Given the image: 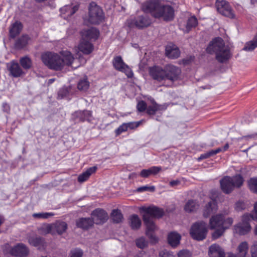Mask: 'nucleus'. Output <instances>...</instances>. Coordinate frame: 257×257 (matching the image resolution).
<instances>
[{
	"mask_svg": "<svg viewBox=\"0 0 257 257\" xmlns=\"http://www.w3.org/2000/svg\"><path fill=\"white\" fill-rule=\"evenodd\" d=\"M257 47V34L253 39L246 42L243 48V50L246 51H252Z\"/></svg>",
	"mask_w": 257,
	"mask_h": 257,
	"instance_id": "4c0bfd02",
	"label": "nucleus"
},
{
	"mask_svg": "<svg viewBox=\"0 0 257 257\" xmlns=\"http://www.w3.org/2000/svg\"><path fill=\"white\" fill-rule=\"evenodd\" d=\"M151 175L149 168L148 169H143L140 173V176L144 178H147Z\"/></svg>",
	"mask_w": 257,
	"mask_h": 257,
	"instance_id": "13d9d810",
	"label": "nucleus"
},
{
	"mask_svg": "<svg viewBox=\"0 0 257 257\" xmlns=\"http://www.w3.org/2000/svg\"><path fill=\"white\" fill-rule=\"evenodd\" d=\"M197 20L195 17H191L188 19L186 26L185 31L186 33L189 32L191 28L195 27L197 25Z\"/></svg>",
	"mask_w": 257,
	"mask_h": 257,
	"instance_id": "79ce46f5",
	"label": "nucleus"
},
{
	"mask_svg": "<svg viewBox=\"0 0 257 257\" xmlns=\"http://www.w3.org/2000/svg\"><path fill=\"white\" fill-rule=\"evenodd\" d=\"M78 49L84 54H89L93 50L92 44L86 40L82 39L78 46Z\"/></svg>",
	"mask_w": 257,
	"mask_h": 257,
	"instance_id": "4be33fe9",
	"label": "nucleus"
},
{
	"mask_svg": "<svg viewBox=\"0 0 257 257\" xmlns=\"http://www.w3.org/2000/svg\"><path fill=\"white\" fill-rule=\"evenodd\" d=\"M222 150L220 148H217L214 150H211L206 153L201 154L200 157L198 158V161H200L203 159H207L209 158L211 156H213L219 152H220Z\"/></svg>",
	"mask_w": 257,
	"mask_h": 257,
	"instance_id": "a19ab883",
	"label": "nucleus"
},
{
	"mask_svg": "<svg viewBox=\"0 0 257 257\" xmlns=\"http://www.w3.org/2000/svg\"><path fill=\"white\" fill-rule=\"evenodd\" d=\"M3 251L6 255L24 257L28 255L29 249L23 243H18L14 247H12L9 244H7L4 246Z\"/></svg>",
	"mask_w": 257,
	"mask_h": 257,
	"instance_id": "1a4fd4ad",
	"label": "nucleus"
},
{
	"mask_svg": "<svg viewBox=\"0 0 257 257\" xmlns=\"http://www.w3.org/2000/svg\"><path fill=\"white\" fill-rule=\"evenodd\" d=\"M252 217L250 213H245L243 215L241 221L234 225L233 233L239 235H244L249 233L251 228L249 222L252 220L251 218Z\"/></svg>",
	"mask_w": 257,
	"mask_h": 257,
	"instance_id": "423d86ee",
	"label": "nucleus"
},
{
	"mask_svg": "<svg viewBox=\"0 0 257 257\" xmlns=\"http://www.w3.org/2000/svg\"><path fill=\"white\" fill-rule=\"evenodd\" d=\"M248 250V244L246 241L241 242L237 247V254L239 257H245Z\"/></svg>",
	"mask_w": 257,
	"mask_h": 257,
	"instance_id": "f704fd0d",
	"label": "nucleus"
},
{
	"mask_svg": "<svg viewBox=\"0 0 257 257\" xmlns=\"http://www.w3.org/2000/svg\"><path fill=\"white\" fill-rule=\"evenodd\" d=\"M162 169L160 166H153L149 168L151 175H156L159 173Z\"/></svg>",
	"mask_w": 257,
	"mask_h": 257,
	"instance_id": "6e6d98bb",
	"label": "nucleus"
},
{
	"mask_svg": "<svg viewBox=\"0 0 257 257\" xmlns=\"http://www.w3.org/2000/svg\"><path fill=\"white\" fill-rule=\"evenodd\" d=\"M224 254L223 250L218 244H213L209 247L210 257H223Z\"/></svg>",
	"mask_w": 257,
	"mask_h": 257,
	"instance_id": "5701e85b",
	"label": "nucleus"
},
{
	"mask_svg": "<svg viewBox=\"0 0 257 257\" xmlns=\"http://www.w3.org/2000/svg\"><path fill=\"white\" fill-rule=\"evenodd\" d=\"M155 190L154 186H144L137 188V191L139 192H142L144 191H149L154 192Z\"/></svg>",
	"mask_w": 257,
	"mask_h": 257,
	"instance_id": "8fccbe9b",
	"label": "nucleus"
},
{
	"mask_svg": "<svg viewBox=\"0 0 257 257\" xmlns=\"http://www.w3.org/2000/svg\"><path fill=\"white\" fill-rule=\"evenodd\" d=\"M206 51L210 54L215 53L216 60L220 63L228 61L231 57L229 47L225 45L221 38L213 39L207 47Z\"/></svg>",
	"mask_w": 257,
	"mask_h": 257,
	"instance_id": "7ed1b4c3",
	"label": "nucleus"
},
{
	"mask_svg": "<svg viewBox=\"0 0 257 257\" xmlns=\"http://www.w3.org/2000/svg\"><path fill=\"white\" fill-rule=\"evenodd\" d=\"M228 148H229L228 144H226L224 146L223 148H220L222 150V151L221 152H222V151H223V152L225 151L226 150H227L228 149Z\"/></svg>",
	"mask_w": 257,
	"mask_h": 257,
	"instance_id": "338daca9",
	"label": "nucleus"
},
{
	"mask_svg": "<svg viewBox=\"0 0 257 257\" xmlns=\"http://www.w3.org/2000/svg\"><path fill=\"white\" fill-rule=\"evenodd\" d=\"M181 184V181L179 179H176L175 180H172L169 182L170 186L172 187H175Z\"/></svg>",
	"mask_w": 257,
	"mask_h": 257,
	"instance_id": "bf43d9fd",
	"label": "nucleus"
},
{
	"mask_svg": "<svg viewBox=\"0 0 257 257\" xmlns=\"http://www.w3.org/2000/svg\"><path fill=\"white\" fill-rule=\"evenodd\" d=\"M10 75L13 77H19L25 74L19 63L15 61H12L7 64Z\"/></svg>",
	"mask_w": 257,
	"mask_h": 257,
	"instance_id": "dca6fc26",
	"label": "nucleus"
},
{
	"mask_svg": "<svg viewBox=\"0 0 257 257\" xmlns=\"http://www.w3.org/2000/svg\"><path fill=\"white\" fill-rule=\"evenodd\" d=\"M217 209V206L216 202L214 200H212L206 205L203 211V215L204 217H207L212 213L215 212Z\"/></svg>",
	"mask_w": 257,
	"mask_h": 257,
	"instance_id": "b1692460",
	"label": "nucleus"
},
{
	"mask_svg": "<svg viewBox=\"0 0 257 257\" xmlns=\"http://www.w3.org/2000/svg\"><path fill=\"white\" fill-rule=\"evenodd\" d=\"M4 219L3 217L0 216V226L4 223Z\"/></svg>",
	"mask_w": 257,
	"mask_h": 257,
	"instance_id": "774afa93",
	"label": "nucleus"
},
{
	"mask_svg": "<svg viewBox=\"0 0 257 257\" xmlns=\"http://www.w3.org/2000/svg\"><path fill=\"white\" fill-rule=\"evenodd\" d=\"M91 217L93 223L100 224L107 220L108 214L103 209L97 208L92 212Z\"/></svg>",
	"mask_w": 257,
	"mask_h": 257,
	"instance_id": "f3484780",
	"label": "nucleus"
},
{
	"mask_svg": "<svg viewBox=\"0 0 257 257\" xmlns=\"http://www.w3.org/2000/svg\"><path fill=\"white\" fill-rule=\"evenodd\" d=\"M161 257H173V255L168 252H161L160 253Z\"/></svg>",
	"mask_w": 257,
	"mask_h": 257,
	"instance_id": "e2e57ef3",
	"label": "nucleus"
},
{
	"mask_svg": "<svg viewBox=\"0 0 257 257\" xmlns=\"http://www.w3.org/2000/svg\"><path fill=\"white\" fill-rule=\"evenodd\" d=\"M199 207L198 202L194 200H189L184 206V210L186 212H191L196 210Z\"/></svg>",
	"mask_w": 257,
	"mask_h": 257,
	"instance_id": "e433bc0d",
	"label": "nucleus"
},
{
	"mask_svg": "<svg viewBox=\"0 0 257 257\" xmlns=\"http://www.w3.org/2000/svg\"><path fill=\"white\" fill-rule=\"evenodd\" d=\"M3 110L4 112L9 113L10 111V105L7 103H3Z\"/></svg>",
	"mask_w": 257,
	"mask_h": 257,
	"instance_id": "680f3d73",
	"label": "nucleus"
},
{
	"mask_svg": "<svg viewBox=\"0 0 257 257\" xmlns=\"http://www.w3.org/2000/svg\"><path fill=\"white\" fill-rule=\"evenodd\" d=\"M29 243L35 247H38L39 249L43 248L45 244V242L44 238L41 237L31 236L28 238Z\"/></svg>",
	"mask_w": 257,
	"mask_h": 257,
	"instance_id": "bb28decb",
	"label": "nucleus"
},
{
	"mask_svg": "<svg viewBox=\"0 0 257 257\" xmlns=\"http://www.w3.org/2000/svg\"><path fill=\"white\" fill-rule=\"evenodd\" d=\"M243 182V179L240 175L233 177L226 176L220 181L221 189L226 194L230 193L235 187H240Z\"/></svg>",
	"mask_w": 257,
	"mask_h": 257,
	"instance_id": "39448f33",
	"label": "nucleus"
},
{
	"mask_svg": "<svg viewBox=\"0 0 257 257\" xmlns=\"http://www.w3.org/2000/svg\"><path fill=\"white\" fill-rule=\"evenodd\" d=\"M246 208V205L243 201H237L235 205V209L237 211H240L244 210Z\"/></svg>",
	"mask_w": 257,
	"mask_h": 257,
	"instance_id": "3c124183",
	"label": "nucleus"
},
{
	"mask_svg": "<svg viewBox=\"0 0 257 257\" xmlns=\"http://www.w3.org/2000/svg\"><path fill=\"white\" fill-rule=\"evenodd\" d=\"M247 184L250 191L257 194V177L250 178Z\"/></svg>",
	"mask_w": 257,
	"mask_h": 257,
	"instance_id": "37998d69",
	"label": "nucleus"
},
{
	"mask_svg": "<svg viewBox=\"0 0 257 257\" xmlns=\"http://www.w3.org/2000/svg\"><path fill=\"white\" fill-rule=\"evenodd\" d=\"M76 56L78 57V58L79 59L80 61L81 62H83V63H85V60H83L81 56V55L79 54V52H78L76 54Z\"/></svg>",
	"mask_w": 257,
	"mask_h": 257,
	"instance_id": "69168bd1",
	"label": "nucleus"
},
{
	"mask_svg": "<svg viewBox=\"0 0 257 257\" xmlns=\"http://www.w3.org/2000/svg\"><path fill=\"white\" fill-rule=\"evenodd\" d=\"M251 257H257V241L253 242L250 248Z\"/></svg>",
	"mask_w": 257,
	"mask_h": 257,
	"instance_id": "864d4df0",
	"label": "nucleus"
},
{
	"mask_svg": "<svg viewBox=\"0 0 257 257\" xmlns=\"http://www.w3.org/2000/svg\"><path fill=\"white\" fill-rule=\"evenodd\" d=\"M181 70L178 67L173 65L165 66V80L175 81L179 79L181 74Z\"/></svg>",
	"mask_w": 257,
	"mask_h": 257,
	"instance_id": "ddd939ff",
	"label": "nucleus"
},
{
	"mask_svg": "<svg viewBox=\"0 0 257 257\" xmlns=\"http://www.w3.org/2000/svg\"><path fill=\"white\" fill-rule=\"evenodd\" d=\"M223 257H236V256L231 252H227L225 253Z\"/></svg>",
	"mask_w": 257,
	"mask_h": 257,
	"instance_id": "0e129e2a",
	"label": "nucleus"
},
{
	"mask_svg": "<svg viewBox=\"0 0 257 257\" xmlns=\"http://www.w3.org/2000/svg\"><path fill=\"white\" fill-rule=\"evenodd\" d=\"M140 121H132L123 123L114 131L115 136H118L121 134L127 132L129 130H135L140 125Z\"/></svg>",
	"mask_w": 257,
	"mask_h": 257,
	"instance_id": "a211bd4d",
	"label": "nucleus"
},
{
	"mask_svg": "<svg viewBox=\"0 0 257 257\" xmlns=\"http://www.w3.org/2000/svg\"><path fill=\"white\" fill-rule=\"evenodd\" d=\"M104 15L101 8L92 2L89 7L88 21L91 24H99L103 22Z\"/></svg>",
	"mask_w": 257,
	"mask_h": 257,
	"instance_id": "0eeeda50",
	"label": "nucleus"
},
{
	"mask_svg": "<svg viewBox=\"0 0 257 257\" xmlns=\"http://www.w3.org/2000/svg\"><path fill=\"white\" fill-rule=\"evenodd\" d=\"M20 63L22 67L26 70L30 69L32 65V61L28 56L21 58L20 59Z\"/></svg>",
	"mask_w": 257,
	"mask_h": 257,
	"instance_id": "ea45409f",
	"label": "nucleus"
},
{
	"mask_svg": "<svg viewBox=\"0 0 257 257\" xmlns=\"http://www.w3.org/2000/svg\"><path fill=\"white\" fill-rule=\"evenodd\" d=\"M29 40L30 38L28 35H23L16 40L15 47L17 49H21L27 45Z\"/></svg>",
	"mask_w": 257,
	"mask_h": 257,
	"instance_id": "7c9ffc66",
	"label": "nucleus"
},
{
	"mask_svg": "<svg viewBox=\"0 0 257 257\" xmlns=\"http://www.w3.org/2000/svg\"><path fill=\"white\" fill-rule=\"evenodd\" d=\"M215 6L217 11L222 15L231 19L235 18L231 8L225 0H216Z\"/></svg>",
	"mask_w": 257,
	"mask_h": 257,
	"instance_id": "9b49d317",
	"label": "nucleus"
},
{
	"mask_svg": "<svg viewBox=\"0 0 257 257\" xmlns=\"http://www.w3.org/2000/svg\"><path fill=\"white\" fill-rule=\"evenodd\" d=\"M112 63L116 70L124 73L128 78L133 77L134 73L132 70L123 62L120 56L114 58Z\"/></svg>",
	"mask_w": 257,
	"mask_h": 257,
	"instance_id": "9d476101",
	"label": "nucleus"
},
{
	"mask_svg": "<svg viewBox=\"0 0 257 257\" xmlns=\"http://www.w3.org/2000/svg\"><path fill=\"white\" fill-rule=\"evenodd\" d=\"M142 210L144 212L143 218L146 226V234L151 241L156 242L158 239L154 235V232L157 230V227L155 224L152 218L162 217L164 211L163 209L155 206L143 207Z\"/></svg>",
	"mask_w": 257,
	"mask_h": 257,
	"instance_id": "f03ea898",
	"label": "nucleus"
},
{
	"mask_svg": "<svg viewBox=\"0 0 257 257\" xmlns=\"http://www.w3.org/2000/svg\"><path fill=\"white\" fill-rule=\"evenodd\" d=\"M89 86V83L86 78L80 80L77 85L78 88L80 90L86 91Z\"/></svg>",
	"mask_w": 257,
	"mask_h": 257,
	"instance_id": "c03bdc74",
	"label": "nucleus"
},
{
	"mask_svg": "<svg viewBox=\"0 0 257 257\" xmlns=\"http://www.w3.org/2000/svg\"><path fill=\"white\" fill-rule=\"evenodd\" d=\"M83 252L80 249H75L71 251V257H82Z\"/></svg>",
	"mask_w": 257,
	"mask_h": 257,
	"instance_id": "5fc2aeb1",
	"label": "nucleus"
},
{
	"mask_svg": "<svg viewBox=\"0 0 257 257\" xmlns=\"http://www.w3.org/2000/svg\"><path fill=\"white\" fill-rule=\"evenodd\" d=\"M181 236L175 232H172L168 234V241L172 247H176L180 243Z\"/></svg>",
	"mask_w": 257,
	"mask_h": 257,
	"instance_id": "c85d7f7f",
	"label": "nucleus"
},
{
	"mask_svg": "<svg viewBox=\"0 0 257 257\" xmlns=\"http://www.w3.org/2000/svg\"><path fill=\"white\" fill-rule=\"evenodd\" d=\"M91 218H82L77 221L76 224L78 227L87 229L93 224Z\"/></svg>",
	"mask_w": 257,
	"mask_h": 257,
	"instance_id": "473e14b6",
	"label": "nucleus"
},
{
	"mask_svg": "<svg viewBox=\"0 0 257 257\" xmlns=\"http://www.w3.org/2000/svg\"><path fill=\"white\" fill-rule=\"evenodd\" d=\"M43 63L49 68L54 70H60L65 66H71L74 60L72 53L68 51H62L59 54L46 52L41 55Z\"/></svg>",
	"mask_w": 257,
	"mask_h": 257,
	"instance_id": "f257e3e1",
	"label": "nucleus"
},
{
	"mask_svg": "<svg viewBox=\"0 0 257 257\" xmlns=\"http://www.w3.org/2000/svg\"><path fill=\"white\" fill-rule=\"evenodd\" d=\"M161 106L156 102H153L152 105L147 108V112L149 114H154L157 111L161 109Z\"/></svg>",
	"mask_w": 257,
	"mask_h": 257,
	"instance_id": "a18cd8bd",
	"label": "nucleus"
},
{
	"mask_svg": "<svg viewBox=\"0 0 257 257\" xmlns=\"http://www.w3.org/2000/svg\"><path fill=\"white\" fill-rule=\"evenodd\" d=\"M22 25L21 22L16 21L10 28V36L12 38L18 35L22 30Z\"/></svg>",
	"mask_w": 257,
	"mask_h": 257,
	"instance_id": "a878e982",
	"label": "nucleus"
},
{
	"mask_svg": "<svg viewBox=\"0 0 257 257\" xmlns=\"http://www.w3.org/2000/svg\"><path fill=\"white\" fill-rule=\"evenodd\" d=\"M78 8V5H75L73 7L72 6H66L61 8L60 10L62 13L65 14L68 17H70L76 13Z\"/></svg>",
	"mask_w": 257,
	"mask_h": 257,
	"instance_id": "c9c22d12",
	"label": "nucleus"
},
{
	"mask_svg": "<svg viewBox=\"0 0 257 257\" xmlns=\"http://www.w3.org/2000/svg\"><path fill=\"white\" fill-rule=\"evenodd\" d=\"M137 246L140 248H144L148 244L147 241L144 237H140L136 240Z\"/></svg>",
	"mask_w": 257,
	"mask_h": 257,
	"instance_id": "09e8293b",
	"label": "nucleus"
},
{
	"mask_svg": "<svg viewBox=\"0 0 257 257\" xmlns=\"http://www.w3.org/2000/svg\"><path fill=\"white\" fill-rule=\"evenodd\" d=\"M155 18H162L165 21H170L174 17V10L170 6L161 4L157 13L154 14Z\"/></svg>",
	"mask_w": 257,
	"mask_h": 257,
	"instance_id": "f8f14e48",
	"label": "nucleus"
},
{
	"mask_svg": "<svg viewBox=\"0 0 257 257\" xmlns=\"http://www.w3.org/2000/svg\"><path fill=\"white\" fill-rule=\"evenodd\" d=\"M74 116L79 118L81 121H90L92 112L89 110L77 111L74 113Z\"/></svg>",
	"mask_w": 257,
	"mask_h": 257,
	"instance_id": "2f4dec72",
	"label": "nucleus"
},
{
	"mask_svg": "<svg viewBox=\"0 0 257 257\" xmlns=\"http://www.w3.org/2000/svg\"><path fill=\"white\" fill-rule=\"evenodd\" d=\"M39 233L42 235H46L51 233L55 234V232L53 230L52 224H44L38 228Z\"/></svg>",
	"mask_w": 257,
	"mask_h": 257,
	"instance_id": "72a5a7b5",
	"label": "nucleus"
},
{
	"mask_svg": "<svg viewBox=\"0 0 257 257\" xmlns=\"http://www.w3.org/2000/svg\"><path fill=\"white\" fill-rule=\"evenodd\" d=\"M150 76L158 81L165 80V67L164 68L159 66H153L149 68Z\"/></svg>",
	"mask_w": 257,
	"mask_h": 257,
	"instance_id": "4468645a",
	"label": "nucleus"
},
{
	"mask_svg": "<svg viewBox=\"0 0 257 257\" xmlns=\"http://www.w3.org/2000/svg\"><path fill=\"white\" fill-rule=\"evenodd\" d=\"M111 217L113 221L115 223L121 222L123 219V216L120 210L118 209H114L111 214Z\"/></svg>",
	"mask_w": 257,
	"mask_h": 257,
	"instance_id": "58836bf2",
	"label": "nucleus"
},
{
	"mask_svg": "<svg viewBox=\"0 0 257 257\" xmlns=\"http://www.w3.org/2000/svg\"><path fill=\"white\" fill-rule=\"evenodd\" d=\"M207 233V224L203 221H199L194 223L190 230L191 237L198 241L204 239L206 238Z\"/></svg>",
	"mask_w": 257,
	"mask_h": 257,
	"instance_id": "6e6552de",
	"label": "nucleus"
},
{
	"mask_svg": "<svg viewBox=\"0 0 257 257\" xmlns=\"http://www.w3.org/2000/svg\"><path fill=\"white\" fill-rule=\"evenodd\" d=\"M252 218H251L252 220H257V202L254 205V213L252 214Z\"/></svg>",
	"mask_w": 257,
	"mask_h": 257,
	"instance_id": "052dcab7",
	"label": "nucleus"
},
{
	"mask_svg": "<svg viewBox=\"0 0 257 257\" xmlns=\"http://www.w3.org/2000/svg\"><path fill=\"white\" fill-rule=\"evenodd\" d=\"M53 215H54V214L53 213H50V212H42V213H34L33 214V216L35 218H43V219L48 218L50 217L53 216Z\"/></svg>",
	"mask_w": 257,
	"mask_h": 257,
	"instance_id": "49530a36",
	"label": "nucleus"
},
{
	"mask_svg": "<svg viewBox=\"0 0 257 257\" xmlns=\"http://www.w3.org/2000/svg\"><path fill=\"white\" fill-rule=\"evenodd\" d=\"M69 93V89L67 87H63L59 90L58 93V97L62 99L67 97Z\"/></svg>",
	"mask_w": 257,
	"mask_h": 257,
	"instance_id": "de8ad7c7",
	"label": "nucleus"
},
{
	"mask_svg": "<svg viewBox=\"0 0 257 257\" xmlns=\"http://www.w3.org/2000/svg\"><path fill=\"white\" fill-rule=\"evenodd\" d=\"M161 4L157 0H150L142 4V9L145 13H151L155 17L154 14L157 13Z\"/></svg>",
	"mask_w": 257,
	"mask_h": 257,
	"instance_id": "2eb2a0df",
	"label": "nucleus"
},
{
	"mask_svg": "<svg viewBox=\"0 0 257 257\" xmlns=\"http://www.w3.org/2000/svg\"><path fill=\"white\" fill-rule=\"evenodd\" d=\"M233 222V219L230 217H226L224 214H218L212 216L210 219V227L216 229L212 233V237L217 239L221 236L225 230L229 228Z\"/></svg>",
	"mask_w": 257,
	"mask_h": 257,
	"instance_id": "20e7f679",
	"label": "nucleus"
},
{
	"mask_svg": "<svg viewBox=\"0 0 257 257\" xmlns=\"http://www.w3.org/2000/svg\"><path fill=\"white\" fill-rule=\"evenodd\" d=\"M137 109L140 112H143L147 109V105L145 101H139L137 106Z\"/></svg>",
	"mask_w": 257,
	"mask_h": 257,
	"instance_id": "603ef678",
	"label": "nucleus"
},
{
	"mask_svg": "<svg viewBox=\"0 0 257 257\" xmlns=\"http://www.w3.org/2000/svg\"><path fill=\"white\" fill-rule=\"evenodd\" d=\"M128 221L130 226L134 230L139 229L141 226V220L137 214L131 215L129 217Z\"/></svg>",
	"mask_w": 257,
	"mask_h": 257,
	"instance_id": "cd10ccee",
	"label": "nucleus"
},
{
	"mask_svg": "<svg viewBox=\"0 0 257 257\" xmlns=\"http://www.w3.org/2000/svg\"><path fill=\"white\" fill-rule=\"evenodd\" d=\"M82 39L86 40H96L99 35V31L93 27L83 30L81 32Z\"/></svg>",
	"mask_w": 257,
	"mask_h": 257,
	"instance_id": "6ab92c4d",
	"label": "nucleus"
},
{
	"mask_svg": "<svg viewBox=\"0 0 257 257\" xmlns=\"http://www.w3.org/2000/svg\"><path fill=\"white\" fill-rule=\"evenodd\" d=\"M53 230H54L55 234H62L66 231L67 228V224L64 221H57L52 224Z\"/></svg>",
	"mask_w": 257,
	"mask_h": 257,
	"instance_id": "c756f323",
	"label": "nucleus"
},
{
	"mask_svg": "<svg viewBox=\"0 0 257 257\" xmlns=\"http://www.w3.org/2000/svg\"><path fill=\"white\" fill-rule=\"evenodd\" d=\"M178 257H191V254L187 250H183L178 253Z\"/></svg>",
	"mask_w": 257,
	"mask_h": 257,
	"instance_id": "4d7b16f0",
	"label": "nucleus"
},
{
	"mask_svg": "<svg viewBox=\"0 0 257 257\" xmlns=\"http://www.w3.org/2000/svg\"><path fill=\"white\" fill-rule=\"evenodd\" d=\"M166 56L171 59H176L180 55L179 48L173 44H170L166 47Z\"/></svg>",
	"mask_w": 257,
	"mask_h": 257,
	"instance_id": "412c9836",
	"label": "nucleus"
},
{
	"mask_svg": "<svg viewBox=\"0 0 257 257\" xmlns=\"http://www.w3.org/2000/svg\"><path fill=\"white\" fill-rule=\"evenodd\" d=\"M151 23V20L149 17L145 15L139 16L133 21V24L140 29L149 27Z\"/></svg>",
	"mask_w": 257,
	"mask_h": 257,
	"instance_id": "aec40b11",
	"label": "nucleus"
},
{
	"mask_svg": "<svg viewBox=\"0 0 257 257\" xmlns=\"http://www.w3.org/2000/svg\"><path fill=\"white\" fill-rule=\"evenodd\" d=\"M97 169L96 166H93L88 168L85 172L81 174L78 177V181L82 183L88 179L90 176L94 173Z\"/></svg>",
	"mask_w": 257,
	"mask_h": 257,
	"instance_id": "393cba45",
	"label": "nucleus"
}]
</instances>
